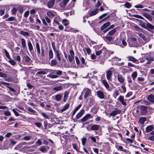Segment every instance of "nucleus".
Instances as JSON below:
<instances>
[{"mask_svg": "<svg viewBox=\"0 0 154 154\" xmlns=\"http://www.w3.org/2000/svg\"><path fill=\"white\" fill-rule=\"evenodd\" d=\"M147 107L146 106H142L140 107V111L141 115H144L147 113Z\"/></svg>", "mask_w": 154, "mask_h": 154, "instance_id": "nucleus-6", "label": "nucleus"}, {"mask_svg": "<svg viewBox=\"0 0 154 154\" xmlns=\"http://www.w3.org/2000/svg\"><path fill=\"white\" fill-rule=\"evenodd\" d=\"M55 0H50L48 4V6L49 8H52L54 4Z\"/></svg>", "mask_w": 154, "mask_h": 154, "instance_id": "nucleus-19", "label": "nucleus"}, {"mask_svg": "<svg viewBox=\"0 0 154 154\" xmlns=\"http://www.w3.org/2000/svg\"><path fill=\"white\" fill-rule=\"evenodd\" d=\"M83 92L85 93L84 98L85 99H86L88 96L91 95V91L88 88H85L83 90Z\"/></svg>", "mask_w": 154, "mask_h": 154, "instance_id": "nucleus-2", "label": "nucleus"}, {"mask_svg": "<svg viewBox=\"0 0 154 154\" xmlns=\"http://www.w3.org/2000/svg\"><path fill=\"white\" fill-rule=\"evenodd\" d=\"M125 5L126 8H130L131 6V5L130 3L128 2L125 3Z\"/></svg>", "mask_w": 154, "mask_h": 154, "instance_id": "nucleus-51", "label": "nucleus"}, {"mask_svg": "<svg viewBox=\"0 0 154 154\" xmlns=\"http://www.w3.org/2000/svg\"><path fill=\"white\" fill-rule=\"evenodd\" d=\"M63 89V88L61 86H56L54 87L52 90L55 91H60Z\"/></svg>", "mask_w": 154, "mask_h": 154, "instance_id": "nucleus-21", "label": "nucleus"}, {"mask_svg": "<svg viewBox=\"0 0 154 154\" xmlns=\"http://www.w3.org/2000/svg\"><path fill=\"white\" fill-rule=\"evenodd\" d=\"M118 149L120 151H123L124 152H126L127 150L125 149H123V148L122 146H118Z\"/></svg>", "mask_w": 154, "mask_h": 154, "instance_id": "nucleus-43", "label": "nucleus"}, {"mask_svg": "<svg viewBox=\"0 0 154 154\" xmlns=\"http://www.w3.org/2000/svg\"><path fill=\"white\" fill-rule=\"evenodd\" d=\"M85 110L84 109H82L76 115V118L79 119L80 118L83 114Z\"/></svg>", "mask_w": 154, "mask_h": 154, "instance_id": "nucleus-16", "label": "nucleus"}, {"mask_svg": "<svg viewBox=\"0 0 154 154\" xmlns=\"http://www.w3.org/2000/svg\"><path fill=\"white\" fill-rule=\"evenodd\" d=\"M110 24L109 22H108L104 24L101 27V29L102 30H103L105 29H106L108 26H109Z\"/></svg>", "mask_w": 154, "mask_h": 154, "instance_id": "nucleus-13", "label": "nucleus"}, {"mask_svg": "<svg viewBox=\"0 0 154 154\" xmlns=\"http://www.w3.org/2000/svg\"><path fill=\"white\" fill-rule=\"evenodd\" d=\"M114 93L115 94V95L114 96L115 98H116V97L119 94L118 90L117 89L115 90Z\"/></svg>", "mask_w": 154, "mask_h": 154, "instance_id": "nucleus-54", "label": "nucleus"}, {"mask_svg": "<svg viewBox=\"0 0 154 154\" xmlns=\"http://www.w3.org/2000/svg\"><path fill=\"white\" fill-rule=\"evenodd\" d=\"M127 58L128 59V60L129 61H131L134 63H136L137 61V59L131 56H128L127 57Z\"/></svg>", "mask_w": 154, "mask_h": 154, "instance_id": "nucleus-10", "label": "nucleus"}, {"mask_svg": "<svg viewBox=\"0 0 154 154\" xmlns=\"http://www.w3.org/2000/svg\"><path fill=\"white\" fill-rule=\"evenodd\" d=\"M72 145L74 149L76 150V151H78L79 149L77 146V145L75 144H73Z\"/></svg>", "mask_w": 154, "mask_h": 154, "instance_id": "nucleus-56", "label": "nucleus"}, {"mask_svg": "<svg viewBox=\"0 0 154 154\" xmlns=\"http://www.w3.org/2000/svg\"><path fill=\"white\" fill-rule=\"evenodd\" d=\"M20 34L23 35L24 36H29V33L27 32H25L23 31H21L20 32Z\"/></svg>", "mask_w": 154, "mask_h": 154, "instance_id": "nucleus-39", "label": "nucleus"}, {"mask_svg": "<svg viewBox=\"0 0 154 154\" xmlns=\"http://www.w3.org/2000/svg\"><path fill=\"white\" fill-rule=\"evenodd\" d=\"M103 49L102 50H100V51H97L96 52V55L98 56L100 55L102 53V52L103 51Z\"/></svg>", "mask_w": 154, "mask_h": 154, "instance_id": "nucleus-58", "label": "nucleus"}, {"mask_svg": "<svg viewBox=\"0 0 154 154\" xmlns=\"http://www.w3.org/2000/svg\"><path fill=\"white\" fill-rule=\"evenodd\" d=\"M54 51L55 52V55L57 59L59 60V62H60L61 60V57H60V54L59 51L56 50Z\"/></svg>", "mask_w": 154, "mask_h": 154, "instance_id": "nucleus-20", "label": "nucleus"}, {"mask_svg": "<svg viewBox=\"0 0 154 154\" xmlns=\"http://www.w3.org/2000/svg\"><path fill=\"white\" fill-rule=\"evenodd\" d=\"M117 79L118 81L120 83H123L125 81V79L124 77L121 75H118L117 76Z\"/></svg>", "mask_w": 154, "mask_h": 154, "instance_id": "nucleus-11", "label": "nucleus"}, {"mask_svg": "<svg viewBox=\"0 0 154 154\" xmlns=\"http://www.w3.org/2000/svg\"><path fill=\"white\" fill-rule=\"evenodd\" d=\"M143 16L149 21H151L152 20V18L150 15L147 13H144L143 14Z\"/></svg>", "mask_w": 154, "mask_h": 154, "instance_id": "nucleus-24", "label": "nucleus"}, {"mask_svg": "<svg viewBox=\"0 0 154 154\" xmlns=\"http://www.w3.org/2000/svg\"><path fill=\"white\" fill-rule=\"evenodd\" d=\"M145 29L150 31L151 30L154 29V26L149 23H147L145 25Z\"/></svg>", "mask_w": 154, "mask_h": 154, "instance_id": "nucleus-7", "label": "nucleus"}, {"mask_svg": "<svg viewBox=\"0 0 154 154\" xmlns=\"http://www.w3.org/2000/svg\"><path fill=\"white\" fill-rule=\"evenodd\" d=\"M132 16L134 17H136V18H139V19H142V20H143L144 19V18H143L140 16V15H137V14H134V15H132Z\"/></svg>", "mask_w": 154, "mask_h": 154, "instance_id": "nucleus-45", "label": "nucleus"}, {"mask_svg": "<svg viewBox=\"0 0 154 154\" xmlns=\"http://www.w3.org/2000/svg\"><path fill=\"white\" fill-rule=\"evenodd\" d=\"M86 140V138H83L82 139V143L83 145H85V144Z\"/></svg>", "mask_w": 154, "mask_h": 154, "instance_id": "nucleus-60", "label": "nucleus"}, {"mask_svg": "<svg viewBox=\"0 0 154 154\" xmlns=\"http://www.w3.org/2000/svg\"><path fill=\"white\" fill-rule=\"evenodd\" d=\"M40 150L42 152H45L46 151V149L44 146H42L40 148Z\"/></svg>", "mask_w": 154, "mask_h": 154, "instance_id": "nucleus-61", "label": "nucleus"}, {"mask_svg": "<svg viewBox=\"0 0 154 154\" xmlns=\"http://www.w3.org/2000/svg\"><path fill=\"white\" fill-rule=\"evenodd\" d=\"M120 111L118 109H116L115 110L113 111L110 113V115L112 116H114L117 114L120 113Z\"/></svg>", "mask_w": 154, "mask_h": 154, "instance_id": "nucleus-14", "label": "nucleus"}, {"mask_svg": "<svg viewBox=\"0 0 154 154\" xmlns=\"http://www.w3.org/2000/svg\"><path fill=\"white\" fill-rule=\"evenodd\" d=\"M6 20L7 21H15L16 20V18L14 17H9L8 19Z\"/></svg>", "mask_w": 154, "mask_h": 154, "instance_id": "nucleus-42", "label": "nucleus"}, {"mask_svg": "<svg viewBox=\"0 0 154 154\" xmlns=\"http://www.w3.org/2000/svg\"><path fill=\"white\" fill-rule=\"evenodd\" d=\"M134 28L135 31L137 32L140 33L141 32H143L142 29L140 28L137 26H134Z\"/></svg>", "mask_w": 154, "mask_h": 154, "instance_id": "nucleus-28", "label": "nucleus"}, {"mask_svg": "<svg viewBox=\"0 0 154 154\" xmlns=\"http://www.w3.org/2000/svg\"><path fill=\"white\" fill-rule=\"evenodd\" d=\"M57 63V62L56 59H54L51 60L50 65L51 66H53L56 65Z\"/></svg>", "mask_w": 154, "mask_h": 154, "instance_id": "nucleus-33", "label": "nucleus"}, {"mask_svg": "<svg viewBox=\"0 0 154 154\" xmlns=\"http://www.w3.org/2000/svg\"><path fill=\"white\" fill-rule=\"evenodd\" d=\"M4 115L7 116H11V112L8 111H5L4 112Z\"/></svg>", "mask_w": 154, "mask_h": 154, "instance_id": "nucleus-48", "label": "nucleus"}, {"mask_svg": "<svg viewBox=\"0 0 154 154\" xmlns=\"http://www.w3.org/2000/svg\"><path fill=\"white\" fill-rule=\"evenodd\" d=\"M31 60L30 57L28 56H25V60L26 62H29Z\"/></svg>", "mask_w": 154, "mask_h": 154, "instance_id": "nucleus-57", "label": "nucleus"}, {"mask_svg": "<svg viewBox=\"0 0 154 154\" xmlns=\"http://www.w3.org/2000/svg\"><path fill=\"white\" fill-rule=\"evenodd\" d=\"M99 128V125H93L90 128V129L91 130L97 131L98 130Z\"/></svg>", "mask_w": 154, "mask_h": 154, "instance_id": "nucleus-15", "label": "nucleus"}, {"mask_svg": "<svg viewBox=\"0 0 154 154\" xmlns=\"http://www.w3.org/2000/svg\"><path fill=\"white\" fill-rule=\"evenodd\" d=\"M69 92L68 91H66L64 92L63 101L64 102H66L68 97Z\"/></svg>", "mask_w": 154, "mask_h": 154, "instance_id": "nucleus-27", "label": "nucleus"}, {"mask_svg": "<svg viewBox=\"0 0 154 154\" xmlns=\"http://www.w3.org/2000/svg\"><path fill=\"white\" fill-rule=\"evenodd\" d=\"M47 15L51 18H52L54 16V14L51 11H48L47 13Z\"/></svg>", "mask_w": 154, "mask_h": 154, "instance_id": "nucleus-36", "label": "nucleus"}, {"mask_svg": "<svg viewBox=\"0 0 154 154\" xmlns=\"http://www.w3.org/2000/svg\"><path fill=\"white\" fill-rule=\"evenodd\" d=\"M0 77L3 78H6L7 77V76L6 74L0 72Z\"/></svg>", "mask_w": 154, "mask_h": 154, "instance_id": "nucleus-59", "label": "nucleus"}, {"mask_svg": "<svg viewBox=\"0 0 154 154\" xmlns=\"http://www.w3.org/2000/svg\"><path fill=\"white\" fill-rule=\"evenodd\" d=\"M153 129V127L152 125H149L146 128V131L147 132H149L152 131Z\"/></svg>", "mask_w": 154, "mask_h": 154, "instance_id": "nucleus-32", "label": "nucleus"}, {"mask_svg": "<svg viewBox=\"0 0 154 154\" xmlns=\"http://www.w3.org/2000/svg\"><path fill=\"white\" fill-rule=\"evenodd\" d=\"M32 137L31 136L27 135L23 137L22 140H29L31 139Z\"/></svg>", "mask_w": 154, "mask_h": 154, "instance_id": "nucleus-34", "label": "nucleus"}, {"mask_svg": "<svg viewBox=\"0 0 154 154\" xmlns=\"http://www.w3.org/2000/svg\"><path fill=\"white\" fill-rule=\"evenodd\" d=\"M4 50L5 54V55L6 57L9 59H10L11 58V57H10V56L8 52V51L5 49H4Z\"/></svg>", "mask_w": 154, "mask_h": 154, "instance_id": "nucleus-41", "label": "nucleus"}, {"mask_svg": "<svg viewBox=\"0 0 154 154\" xmlns=\"http://www.w3.org/2000/svg\"><path fill=\"white\" fill-rule=\"evenodd\" d=\"M122 45L124 46H123V47L122 46V48H123L124 47H125L127 45V43L124 39H122Z\"/></svg>", "mask_w": 154, "mask_h": 154, "instance_id": "nucleus-50", "label": "nucleus"}, {"mask_svg": "<svg viewBox=\"0 0 154 154\" xmlns=\"http://www.w3.org/2000/svg\"><path fill=\"white\" fill-rule=\"evenodd\" d=\"M99 10V9H95L94 10L91 11L90 12L89 14L90 15V16H94L98 13Z\"/></svg>", "mask_w": 154, "mask_h": 154, "instance_id": "nucleus-22", "label": "nucleus"}, {"mask_svg": "<svg viewBox=\"0 0 154 154\" xmlns=\"http://www.w3.org/2000/svg\"><path fill=\"white\" fill-rule=\"evenodd\" d=\"M9 62L12 65H15L16 64V62L13 60H10L9 61Z\"/></svg>", "mask_w": 154, "mask_h": 154, "instance_id": "nucleus-55", "label": "nucleus"}, {"mask_svg": "<svg viewBox=\"0 0 154 154\" xmlns=\"http://www.w3.org/2000/svg\"><path fill=\"white\" fill-rule=\"evenodd\" d=\"M146 120V119L144 117H141L139 119V122L141 124H143Z\"/></svg>", "mask_w": 154, "mask_h": 154, "instance_id": "nucleus-26", "label": "nucleus"}, {"mask_svg": "<svg viewBox=\"0 0 154 154\" xmlns=\"http://www.w3.org/2000/svg\"><path fill=\"white\" fill-rule=\"evenodd\" d=\"M91 117V114H88L81 119V121L82 122H85L90 118Z\"/></svg>", "mask_w": 154, "mask_h": 154, "instance_id": "nucleus-18", "label": "nucleus"}, {"mask_svg": "<svg viewBox=\"0 0 154 154\" xmlns=\"http://www.w3.org/2000/svg\"><path fill=\"white\" fill-rule=\"evenodd\" d=\"M63 23L64 25L65 26H67L69 24L68 21L66 19L63 20Z\"/></svg>", "mask_w": 154, "mask_h": 154, "instance_id": "nucleus-44", "label": "nucleus"}, {"mask_svg": "<svg viewBox=\"0 0 154 154\" xmlns=\"http://www.w3.org/2000/svg\"><path fill=\"white\" fill-rule=\"evenodd\" d=\"M21 45L23 48H25L26 47V42L25 39L23 38L21 39Z\"/></svg>", "mask_w": 154, "mask_h": 154, "instance_id": "nucleus-31", "label": "nucleus"}, {"mask_svg": "<svg viewBox=\"0 0 154 154\" xmlns=\"http://www.w3.org/2000/svg\"><path fill=\"white\" fill-rule=\"evenodd\" d=\"M70 54L68 55V59L70 62H72L74 60V53L73 50H70L69 51Z\"/></svg>", "mask_w": 154, "mask_h": 154, "instance_id": "nucleus-3", "label": "nucleus"}, {"mask_svg": "<svg viewBox=\"0 0 154 154\" xmlns=\"http://www.w3.org/2000/svg\"><path fill=\"white\" fill-rule=\"evenodd\" d=\"M18 10L20 13H22L23 11V7L21 6H19L18 8Z\"/></svg>", "mask_w": 154, "mask_h": 154, "instance_id": "nucleus-63", "label": "nucleus"}, {"mask_svg": "<svg viewBox=\"0 0 154 154\" xmlns=\"http://www.w3.org/2000/svg\"><path fill=\"white\" fill-rule=\"evenodd\" d=\"M137 40L136 38L135 37H133L132 38V47H137L140 46H141L140 45V42L139 41V43L138 44L137 41Z\"/></svg>", "mask_w": 154, "mask_h": 154, "instance_id": "nucleus-4", "label": "nucleus"}, {"mask_svg": "<svg viewBox=\"0 0 154 154\" xmlns=\"http://www.w3.org/2000/svg\"><path fill=\"white\" fill-rule=\"evenodd\" d=\"M69 104H66V105L64 106V107L63 108L61 109V111L62 112H63L65 111L69 107Z\"/></svg>", "mask_w": 154, "mask_h": 154, "instance_id": "nucleus-40", "label": "nucleus"}, {"mask_svg": "<svg viewBox=\"0 0 154 154\" xmlns=\"http://www.w3.org/2000/svg\"><path fill=\"white\" fill-rule=\"evenodd\" d=\"M102 82L104 86H105L106 88L107 89H108L109 88V86L107 83V82H106V81L105 80H103L102 81Z\"/></svg>", "mask_w": 154, "mask_h": 154, "instance_id": "nucleus-25", "label": "nucleus"}, {"mask_svg": "<svg viewBox=\"0 0 154 154\" xmlns=\"http://www.w3.org/2000/svg\"><path fill=\"white\" fill-rule=\"evenodd\" d=\"M11 11L13 14H15L17 11V9L16 8H14L12 9Z\"/></svg>", "mask_w": 154, "mask_h": 154, "instance_id": "nucleus-64", "label": "nucleus"}, {"mask_svg": "<svg viewBox=\"0 0 154 154\" xmlns=\"http://www.w3.org/2000/svg\"><path fill=\"white\" fill-rule=\"evenodd\" d=\"M67 4H66V3L64 2L63 1V2L60 3V5L61 7L64 8L66 7V6Z\"/></svg>", "mask_w": 154, "mask_h": 154, "instance_id": "nucleus-46", "label": "nucleus"}, {"mask_svg": "<svg viewBox=\"0 0 154 154\" xmlns=\"http://www.w3.org/2000/svg\"><path fill=\"white\" fill-rule=\"evenodd\" d=\"M123 98V96H120L119 98V100L122 105H126V103L125 102Z\"/></svg>", "mask_w": 154, "mask_h": 154, "instance_id": "nucleus-23", "label": "nucleus"}, {"mask_svg": "<svg viewBox=\"0 0 154 154\" xmlns=\"http://www.w3.org/2000/svg\"><path fill=\"white\" fill-rule=\"evenodd\" d=\"M137 76V72L136 71L134 72L131 74V76L133 80H134L135 78Z\"/></svg>", "mask_w": 154, "mask_h": 154, "instance_id": "nucleus-35", "label": "nucleus"}, {"mask_svg": "<svg viewBox=\"0 0 154 154\" xmlns=\"http://www.w3.org/2000/svg\"><path fill=\"white\" fill-rule=\"evenodd\" d=\"M35 144L38 145V146L41 145L42 144V143L41 140L39 139L36 142Z\"/></svg>", "mask_w": 154, "mask_h": 154, "instance_id": "nucleus-62", "label": "nucleus"}, {"mask_svg": "<svg viewBox=\"0 0 154 154\" xmlns=\"http://www.w3.org/2000/svg\"><path fill=\"white\" fill-rule=\"evenodd\" d=\"M148 99L152 102H154V96L152 95H150L148 97Z\"/></svg>", "mask_w": 154, "mask_h": 154, "instance_id": "nucleus-29", "label": "nucleus"}, {"mask_svg": "<svg viewBox=\"0 0 154 154\" xmlns=\"http://www.w3.org/2000/svg\"><path fill=\"white\" fill-rule=\"evenodd\" d=\"M36 47L37 50L38 54H40L41 52L40 48V46L38 42H37L36 43Z\"/></svg>", "mask_w": 154, "mask_h": 154, "instance_id": "nucleus-30", "label": "nucleus"}, {"mask_svg": "<svg viewBox=\"0 0 154 154\" xmlns=\"http://www.w3.org/2000/svg\"><path fill=\"white\" fill-rule=\"evenodd\" d=\"M98 97L101 99H103L104 98V95L103 93L100 91H98L96 92Z\"/></svg>", "mask_w": 154, "mask_h": 154, "instance_id": "nucleus-8", "label": "nucleus"}, {"mask_svg": "<svg viewBox=\"0 0 154 154\" xmlns=\"http://www.w3.org/2000/svg\"><path fill=\"white\" fill-rule=\"evenodd\" d=\"M137 33L139 36L142 38L144 41V42L142 41L141 42H140L141 45H143L146 43H147L149 41V38L146 37L143 34L141 33H139V32H137Z\"/></svg>", "mask_w": 154, "mask_h": 154, "instance_id": "nucleus-1", "label": "nucleus"}, {"mask_svg": "<svg viewBox=\"0 0 154 154\" xmlns=\"http://www.w3.org/2000/svg\"><path fill=\"white\" fill-rule=\"evenodd\" d=\"M105 38L108 41H110L112 39V38L110 36H106L105 37Z\"/></svg>", "mask_w": 154, "mask_h": 154, "instance_id": "nucleus-52", "label": "nucleus"}, {"mask_svg": "<svg viewBox=\"0 0 154 154\" xmlns=\"http://www.w3.org/2000/svg\"><path fill=\"white\" fill-rule=\"evenodd\" d=\"M112 75V72L110 70L106 71V77L107 79L109 80L111 78Z\"/></svg>", "mask_w": 154, "mask_h": 154, "instance_id": "nucleus-12", "label": "nucleus"}, {"mask_svg": "<svg viewBox=\"0 0 154 154\" xmlns=\"http://www.w3.org/2000/svg\"><path fill=\"white\" fill-rule=\"evenodd\" d=\"M42 115L45 119H49L48 116L45 112H42Z\"/></svg>", "mask_w": 154, "mask_h": 154, "instance_id": "nucleus-49", "label": "nucleus"}, {"mask_svg": "<svg viewBox=\"0 0 154 154\" xmlns=\"http://www.w3.org/2000/svg\"><path fill=\"white\" fill-rule=\"evenodd\" d=\"M145 59L147 61L146 63V64H150L152 62L153 60V59L152 57L150 55H148V54H146L145 58L144 59Z\"/></svg>", "mask_w": 154, "mask_h": 154, "instance_id": "nucleus-5", "label": "nucleus"}, {"mask_svg": "<svg viewBox=\"0 0 154 154\" xmlns=\"http://www.w3.org/2000/svg\"><path fill=\"white\" fill-rule=\"evenodd\" d=\"M53 51L51 49L49 51V58L51 59L53 58Z\"/></svg>", "mask_w": 154, "mask_h": 154, "instance_id": "nucleus-37", "label": "nucleus"}, {"mask_svg": "<svg viewBox=\"0 0 154 154\" xmlns=\"http://www.w3.org/2000/svg\"><path fill=\"white\" fill-rule=\"evenodd\" d=\"M116 32L115 29H113L112 30L110 31L108 33V35H112Z\"/></svg>", "mask_w": 154, "mask_h": 154, "instance_id": "nucleus-53", "label": "nucleus"}, {"mask_svg": "<svg viewBox=\"0 0 154 154\" xmlns=\"http://www.w3.org/2000/svg\"><path fill=\"white\" fill-rule=\"evenodd\" d=\"M28 46L29 51L31 52L33 50V46L30 41H28Z\"/></svg>", "mask_w": 154, "mask_h": 154, "instance_id": "nucleus-17", "label": "nucleus"}, {"mask_svg": "<svg viewBox=\"0 0 154 154\" xmlns=\"http://www.w3.org/2000/svg\"><path fill=\"white\" fill-rule=\"evenodd\" d=\"M46 74V72H45L44 71H40L38 72L36 74V75H40V74H42V75H45Z\"/></svg>", "mask_w": 154, "mask_h": 154, "instance_id": "nucleus-47", "label": "nucleus"}, {"mask_svg": "<svg viewBox=\"0 0 154 154\" xmlns=\"http://www.w3.org/2000/svg\"><path fill=\"white\" fill-rule=\"evenodd\" d=\"M136 20L140 23L139 25L145 29V28L146 25L144 24L143 22V21L141 20H139L138 19H137Z\"/></svg>", "mask_w": 154, "mask_h": 154, "instance_id": "nucleus-38", "label": "nucleus"}, {"mask_svg": "<svg viewBox=\"0 0 154 154\" xmlns=\"http://www.w3.org/2000/svg\"><path fill=\"white\" fill-rule=\"evenodd\" d=\"M52 98L53 99H55L56 101L59 102L61 100L62 96L61 94H58L56 95L55 96L53 97Z\"/></svg>", "mask_w": 154, "mask_h": 154, "instance_id": "nucleus-9", "label": "nucleus"}]
</instances>
